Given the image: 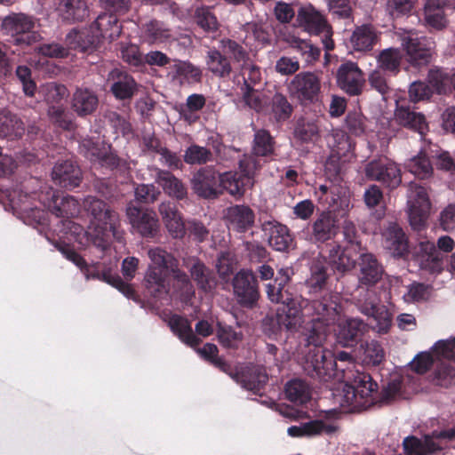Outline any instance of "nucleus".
<instances>
[{
  "label": "nucleus",
  "mask_w": 455,
  "mask_h": 455,
  "mask_svg": "<svg viewBox=\"0 0 455 455\" xmlns=\"http://www.w3.org/2000/svg\"><path fill=\"white\" fill-rule=\"evenodd\" d=\"M455 378V368L450 363L441 362L435 369L431 381L433 384L443 387L451 385Z\"/></svg>",
  "instance_id": "obj_61"
},
{
  "label": "nucleus",
  "mask_w": 455,
  "mask_h": 455,
  "mask_svg": "<svg viewBox=\"0 0 455 455\" xmlns=\"http://www.w3.org/2000/svg\"><path fill=\"white\" fill-rule=\"evenodd\" d=\"M168 324L172 331L179 337V339L188 346L196 347L201 342L191 328L189 321L180 315H172L169 318Z\"/></svg>",
  "instance_id": "obj_41"
},
{
  "label": "nucleus",
  "mask_w": 455,
  "mask_h": 455,
  "mask_svg": "<svg viewBox=\"0 0 455 455\" xmlns=\"http://www.w3.org/2000/svg\"><path fill=\"white\" fill-rule=\"evenodd\" d=\"M383 267L371 253H363L360 257L358 281L360 285L371 287L382 278Z\"/></svg>",
  "instance_id": "obj_22"
},
{
  "label": "nucleus",
  "mask_w": 455,
  "mask_h": 455,
  "mask_svg": "<svg viewBox=\"0 0 455 455\" xmlns=\"http://www.w3.org/2000/svg\"><path fill=\"white\" fill-rule=\"evenodd\" d=\"M251 188L250 185L245 184V180L235 172H226L220 174V190H227L232 196H242L247 188Z\"/></svg>",
  "instance_id": "obj_49"
},
{
  "label": "nucleus",
  "mask_w": 455,
  "mask_h": 455,
  "mask_svg": "<svg viewBox=\"0 0 455 455\" xmlns=\"http://www.w3.org/2000/svg\"><path fill=\"white\" fill-rule=\"evenodd\" d=\"M285 394L288 400L298 404H303L311 398L307 384L300 379H292L286 384Z\"/></svg>",
  "instance_id": "obj_53"
},
{
  "label": "nucleus",
  "mask_w": 455,
  "mask_h": 455,
  "mask_svg": "<svg viewBox=\"0 0 455 455\" xmlns=\"http://www.w3.org/2000/svg\"><path fill=\"white\" fill-rule=\"evenodd\" d=\"M164 227L169 235L174 239H181L186 235V224L182 213L172 202H163L158 206Z\"/></svg>",
  "instance_id": "obj_17"
},
{
  "label": "nucleus",
  "mask_w": 455,
  "mask_h": 455,
  "mask_svg": "<svg viewBox=\"0 0 455 455\" xmlns=\"http://www.w3.org/2000/svg\"><path fill=\"white\" fill-rule=\"evenodd\" d=\"M366 329L364 322L359 318H349L339 323L337 340L343 347L353 346Z\"/></svg>",
  "instance_id": "obj_32"
},
{
  "label": "nucleus",
  "mask_w": 455,
  "mask_h": 455,
  "mask_svg": "<svg viewBox=\"0 0 455 455\" xmlns=\"http://www.w3.org/2000/svg\"><path fill=\"white\" fill-rule=\"evenodd\" d=\"M378 41V32L371 24L355 28L350 37L352 47L356 52L371 51Z\"/></svg>",
  "instance_id": "obj_36"
},
{
  "label": "nucleus",
  "mask_w": 455,
  "mask_h": 455,
  "mask_svg": "<svg viewBox=\"0 0 455 455\" xmlns=\"http://www.w3.org/2000/svg\"><path fill=\"white\" fill-rule=\"evenodd\" d=\"M326 142L332 155L339 158L347 156L354 149L349 136L340 129H332L326 136Z\"/></svg>",
  "instance_id": "obj_42"
},
{
  "label": "nucleus",
  "mask_w": 455,
  "mask_h": 455,
  "mask_svg": "<svg viewBox=\"0 0 455 455\" xmlns=\"http://www.w3.org/2000/svg\"><path fill=\"white\" fill-rule=\"evenodd\" d=\"M400 40L409 61L412 65L422 66L431 61L435 48V42L432 38L408 31L400 35Z\"/></svg>",
  "instance_id": "obj_7"
},
{
  "label": "nucleus",
  "mask_w": 455,
  "mask_h": 455,
  "mask_svg": "<svg viewBox=\"0 0 455 455\" xmlns=\"http://www.w3.org/2000/svg\"><path fill=\"white\" fill-rule=\"evenodd\" d=\"M94 29L100 37L108 38L110 41L116 39L121 34L117 14L108 12L100 14L91 26V30Z\"/></svg>",
  "instance_id": "obj_31"
},
{
  "label": "nucleus",
  "mask_w": 455,
  "mask_h": 455,
  "mask_svg": "<svg viewBox=\"0 0 455 455\" xmlns=\"http://www.w3.org/2000/svg\"><path fill=\"white\" fill-rule=\"evenodd\" d=\"M183 158L188 164L202 165L212 161V153L205 147L193 144L185 150Z\"/></svg>",
  "instance_id": "obj_58"
},
{
  "label": "nucleus",
  "mask_w": 455,
  "mask_h": 455,
  "mask_svg": "<svg viewBox=\"0 0 455 455\" xmlns=\"http://www.w3.org/2000/svg\"><path fill=\"white\" fill-rule=\"evenodd\" d=\"M169 271L157 267H148L145 275V286L154 297L168 292Z\"/></svg>",
  "instance_id": "obj_44"
},
{
  "label": "nucleus",
  "mask_w": 455,
  "mask_h": 455,
  "mask_svg": "<svg viewBox=\"0 0 455 455\" xmlns=\"http://www.w3.org/2000/svg\"><path fill=\"white\" fill-rule=\"evenodd\" d=\"M409 221L414 230L420 231L426 225L431 203L427 189L417 182H410L407 193Z\"/></svg>",
  "instance_id": "obj_6"
},
{
  "label": "nucleus",
  "mask_w": 455,
  "mask_h": 455,
  "mask_svg": "<svg viewBox=\"0 0 455 455\" xmlns=\"http://www.w3.org/2000/svg\"><path fill=\"white\" fill-rule=\"evenodd\" d=\"M126 216L132 228L145 238H154L160 232V223L152 210H140L134 205L126 208Z\"/></svg>",
  "instance_id": "obj_13"
},
{
  "label": "nucleus",
  "mask_w": 455,
  "mask_h": 455,
  "mask_svg": "<svg viewBox=\"0 0 455 455\" xmlns=\"http://www.w3.org/2000/svg\"><path fill=\"white\" fill-rule=\"evenodd\" d=\"M260 166L258 156L254 155L243 156L239 161V173L243 178V180H245V184L251 187L253 186L255 174L259 170Z\"/></svg>",
  "instance_id": "obj_59"
},
{
  "label": "nucleus",
  "mask_w": 455,
  "mask_h": 455,
  "mask_svg": "<svg viewBox=\"0 0 455 455\" xmlns=\"http://www.w3.org/2000/svg\"><path fill=\"white\" fill-rule=\"evenodd\" d=\"M156 181L170 196L182 200L187 196V188L183 182L172 172L164 170H156Z\"/></svg>",
  "instance_id": "obj_39"
},
{
  "label": "nucleus",
  "mask_w": 455,
  "mask_h": 455,
  "mask_svg": "<svg viewBox=\"0 0 455 455\" xmlns=\"http://www.w3.org/2000/svg\"><path fill=\"white\" fill-rule=\"evenodd\" d=\"M288 89L301 104L314 103L319 98L321 79L314 72H300L292 78Z\"/></svg>",
  "instance_id": "obj_9"
},
{
  "label": "nucleus",
  "mask_w": 455,
  "mask_h": 455,
  "mask_svg": "<svg viewBox=\"0 0 455 455\" xmlns=\"http://www.w3.org/2000/svg\"><path fill=\"white\" fill-rule=\"evenodd\" d=\"M98 105V96L88 88H78L73 94L72 108L79 116L92 115Z\"/></svg>",
  "instance_id": "obj_34"
},
{
  "label": "nucleus",
  "mask_w": 455,
  "mask_h": 455,
  "mask_svg": "<svg viewBox=\"0 0 455 455\" xmlns=\"http://www.w3.org/2000/svg\"><path fill=\"white\" fill-rule=\"evenodd\" d=\"M364 82L363 74L356 63L347 61L338 68L337 84L347 94L351 96L361 94Z\"/></svg>",
  "instance_id": "obj_14"
},
{
  "label": "nucleus",
  "mask_w": 455,
  "mask_h": 455,
  "mask_svg": "<svg viewBox=\"0 0 455 455\" xmlns=\"http://www.w3.org/2000/svg\"><path fill=\"white\" fill-rule=\"evenodd\" d=\"M290 45L300 54L301 58L308 65L315 62L320 57V49L307 40L294 36L291 39Z\"/></svg>",
  "instance_id": "obj_55"
},
{
  "label": "nucleus",
  "mask_w": 455,
  "mask_h": 455,
  "mask_svg": "<svg viewBox=\"0 0 455 455\" xmlns=\"http://www.w3.org/2000/svg\"><path fill=\"white\" fill-rule=\"evenodd\" d=\"M237 259L231 251H226L219 253L217 258L216 268L220 277L222 280H228L234 273Z\"/></svg>",
  "instance_id": "obj_62"
},
{
  "label": "nucleus",
  "mask_w": 455,
  "mask_h": 455,
  "mask_svg": "<svg viewBox=\"0 0 455 455\" xmlns=\"http://www.w3.org/2000/svg\"><path fill=\"white\" fill-rule=\"evenodd\" d=\"M148 256L151 264L148 267H157L163 270L170 271L177 266L176 259L165 250L160 247L150 248L148 251Z\"/></svg>",
  "instance_id": "obj_56"
},
{
  "label": "nucleus",
  "mask_w": 455,
  "mask_h": 455,
  "mask_svg": "<svg viewBox=\"0 0 455 455\" xmlns=\"http://www.w3.org/2000/svg\"><path fill=\"white\" fill-rule=\"evenodd\" d=\"M365 175L368 179L379 181L392 189L402 182L400 169L395 162L387 157L369 162L365 166Z\"/></svg>",
  "instance_id": "obj_11"
},
{
  "label": "nucleus",
  "mask_w": 455,
  "mask_h": 455,
  "mask_svg": "<svg viewBox=\"0 0 455 455\" xmlns=\"http://www.w3.org/2000/svg\"><path fill=\"white\" fill-rule=\"evenodd\" d=\"M172 80L180 85L194 84L201 82L202 69L189 61L176 60L170 66Z\"/></svg>",
  "instance_id": "obj_25"
},
{
  "label": "nucleus",
  "mask_w": 455,
  "mask_h": 455,
  "mask_svg": "<svg viewBox=\"0 0 455 455\" xmlns=\"http://www.w3.org/2000/svg\"><path fill=\"white\" fill-rule=\"evenodd\" d=\"M446 0H427L424 5V20L435 30H443L448 25L444 13Z\"/></svg>",
  "instance_id": "obj_35"
},
{
  "label": "nucleus",
  "mask_w": 455,
  "mask_h": 455,
  "mask_svg": "<svg viewBox=\"0 0 455 455\" xmlns=\"http://www.w3.org/2000/svg\"><path fill=\"white\" fill-rule=\"evenodd\" d=\"M84 207L92 218L86 230L73 220L65 222L71 232V236L82 247L92 244L105 250L109 233L117 241L123 239L124 232L121 229L119 214L106 202L94 196H87L84 198Z\"/></svg>",
  "instance_id": "obj_2"
},
{
  "label": "nucleus",
  "mask_w": 455,
  "mask_h": 455,
  "mask_svg": "<svg viewBox=\"0 0 455 455\" xmlns=\"http://www.w3.org/2000/svg\"><path fill=\"white\" fill-rule=\"evenodd\" d=\"M109 79L113 80L110 91L118 100L131 99L137 91L134 78L118 68L109 73Z\"/></svg>",
  "instance_id": "obj_27"
},
{
  "label": "nucleus",
  "mask_w": 455,
  "mask_h": 455,
  "mask_svg": "<svg viewBox=\"0 0 455 455\" xmlns=\"http://www.w3.org/2000/svg\"><path fill=\"white\" fill-rule=\"evenodd\" d=\"M105 118L116 136H128L132 133V125L125 116L116 111H108Z\"/></svg>",
  "instance_id": "obj_64"
},
{
  "label": "nucleus",
  "mask_w": 455,
  "mask_h": 455,
  "mask_svg": "<svg viewBox=\"0 0 455 455\" xmlns=\"http://www.w3.org/2000/svg\"><path fill=\"white\" fill-rule=\"evenodd\" d=\"M395 116L401 125L417 131L420 134H423L427 129L425 116L421 113L411 110L409 107L398 105L395 112Z\"/></svg>",
  "instance_id": "obj_38"
},
{
  "label": "nucleus",
  "mask_w": 455,
  "mask_h": 455,
  "mask_svg": "<svg viewBox=\"0 0 455 455\" xmlns=\"http://www.w3.org/2000/svg\"><path fill=\"white\" fill-rule=\"evenodd\" d=\"M357 309L365 315H370L374 309L379 306V299L372 289H363L362 285L357 289V295L355 297Z\"/></svg>",
  "instance_id": "obj_52"
},
{
  "label": "nucleus",
  "mask_w": 455,
  "mask_h": 455,
  "mask_svg": "<svg viewBox=\"0 0 455 455\" xmlns=\"http://www.w3.org/2000/svg\"><path fill=\"white\" fill-rule=\"evenodd\" d=\"M24 186L7 191V197L13 212L21 219H29L41 223L44 212L38 208L35 200L37 196L36 192L28 194L24 192Z\"/></svg>",
  "instance_id": "obj_12"
},
{
  "label": "nucleus",
  "mask_w": 455,
  "mask_h": 455,
  "mask_svg": "<svg viewBox=\"0 0 455 455\" xmlns=\"http://www.w3.org/2000/svg\"><path fill=\"white\" fill-rule=\"evenodd\" d=\"M254 212L247 205H234L228 209L227 219L237 232H245L254 223Z\"/></svg>",
  "instance_id": "obj_37"
},
{
  "label": "nucleus",
  "mask_w": 455,
  "mask_h": 455,
  "mask_svg": "<svg viewBox=\"0 0 455 455\" xmlns=\"http://www.w3.org/2000/svg\"><path fill=\"white\" fill-rule=\"evenodd\" d=\"M253 155L267 156L274 152V139L267 130H258L254 134Z\"/></svg>",
  "instance_id": "obj_57"
},
{
  "label": "nucleus",
  "mask_w": 455,
  "mask_h": 455,
  "mask_svg": "<svg viewBox=\"0 0 455 455\" xmlns=\"http://www.w3.org/2000/svg\"><path fill=\"white\" fill-rule=\"evenodd\" d=\"M56 11L68 22L82 21L89 14L88 6L84 0H58Z\"/></svg>",
  "instance_id": "obj_30"
},
{
  "label": "nucleus",
  "mask_w": 455,
  "mask_h": 455,
  "mask_svg": "<svg viewBox=\"0 0 455 455\" xmlns=\"http://www.w3.org/2000/svg\"><path fill=\"white\" fill-rule=\"evenodd\" d=\"M143 36L151 44L166 43L175 39L172 31L158 20H150L144 25Z\"/></svg>",
  "instance_id": "obj_47"
},
{
  "label": "nucleus",
  "mask_w": 455,
  "mask_h": 455,
  "mask_svg": "<svg viewBox=\"0 0 455 455\" xmlns=\"http://www.w3.org/2000/svg\"><path fill=\"white\" fill-rule=\"evenodd\" d=\"M55 248L68 260L77 266L84 273L85 278H100V274H95L91 271V267L86 263L83 257H81L69 244L62 242H55Z\"/></svg>",
  "instance_id": "obj_51"
},
{
  "label": "nucleus",
  "mask_w": 455,
  "mask_h": 455,
  "mask_svg": "<svg viewBox=\"0 0 455 455\" xmlns=\"http://www.w3.org/2000/svg\"><path fill=\"white\" fill-rule=\"evenodd\" d=\"M80 212V206L78 201L72 196H65L61 198L60 203L57 201L54 202V205L52 206V212L57 218H62L60 220L63 226V231L67 235H71V232L65 223L68 220H71L70 219L77 216Z\"/></svg>",
  "instance_id": "obj_40"
},
{
  "label": "nucleus",
  "mask_w": 455,
  "mask_h": 455,
  "mask_svg": "<svg viewBox=\"0 0 455 455\" xmlns=\"http://www.w3.org/2000/svg\"><path fill=\"white\" fill-rule=\"evenodd\" d=\"M383 246L394 257H403L409 252L408 238L403 228L390 222L382 233Z\"/></svg>",
  "instance_id": "obj_20"
},
{
  "label": "nucleus",
  "mask_w": 455,
  "mask_h": 455,
  "mask_svg": "<svg viewBox=\"0 0 455 455\" xmlns=\"http://www.w3.org/2000/svg\"><path fill=\"white\" fill-rule=\"evenodd\" d=\"M298 20L309 34L321 36L326 51L334 49L331 27L321 12L313 8L303 9L299 12Z\"/></svg>",
  "instance_id": "obj_10"
},
{
  "label": "nucleus",
  "mask_w": 455,
  "mask_h": 455,
  "mask_svg": "<svg viewBox=\"0 0 455 455\" xmlns=\"http://www.w3.org/2000/svg\"><path fill=\"white\" fill-rule=\"evenodd\" d=\"M292 275L291 267H281L274 282L267 284L266 292L268 299L283 306L277 309L275 317L264 319V331L268 336H275L282 330L296 331L307 318L308 341L320 344L327 332L323 321L328 325L338 315L335 297L327 294L321 300H307L301 297H293L287 289Z\"/></svg>",
  "instance_id": "obj_1"
},
{
  "label": "nucleus",
  "mask_w": 455,
  "mask_h": 455,
  "mask_svg": "<svg viewBox=\"0 0 455 455\" xmlns=\"http://www.w3.org/2000/svg\"><path fill=\"white\" fill-rule=\"evenodd\" d=\"M36 19L23 12H12L4 18L2 28L9 41L25 49L41 41L42 36L36 30Z\"/></svg>",
  "instance_id": "obj_5"
},
{
  "label": "nucleus",
  "mask_w": 455,
  "mask_h": 455,
  "mask_svg": "<svg viewBox=\"0 0 455 455\" xmlns=\"http://www.w3.org/2000/svg\"><path fill=\"white\" fill-rule=\"evenodd\" d=\"M320 134L319 120L314 116H303L296 120L293 136L302 143L315 142Z\"/></svg>",
  "instance_id": "obj_33"
},
{
  "label": "nucleus",
  "mask_w": 455,
  "mask_h": 455,
  "mask_svg": "<svg viewBox=\"0 0 455 455\" xmlns=\"http://www.w3.org/2000/svg\"><path fill=\"white\" fill-rule=\"evenodd\" d=\"M220 46L223 53L229 55L239 66L250 60L246 50L235 40L223 38L220 41Z\"/></svg>",
  "instance_id": "obj_60"
},
{
  "label": "nucleus",
  "mask_w": 455,
  "mask_h": 455,
  "mask_svg": "<svg viewBox=\"0 0 455 455\" xmlns=\"http://www.w3.org/2000/svg\"><path fill=\"white\" fill-rule=\"evenodd\" d=\"M81 153L86 158L94 163H99L101 166L109 169L117 168L120 165L121 159L110 149L108 150L106 147L100 148L90 139L82 140L79 146Z\"/></svg>",
  "instance_id": "obj_18"
},
{
  "label": "nucleus",
  "mask_w": 455,
  "mask_h": 455,
  "mask_svg": "<svg viewBox=\"0 0 455 455\" xmlns=\"http://www.w3.org/2000/svg\"><path fill=\"white\" fill-rule=\"evenodd\" d=\"M25 133V125L22 120L7 108L0 109V138L8 140H16L22 138Z\"/></svg>",
  "instance_id": "obj_28"
},
{
  "label": "nucleus",
  "mask_w": 455,
  "mask_h": 455,
  "mask_svg": "<svg viewBox=\"0 0 455 455\" xmlns=\"http://www.w3.org/2000/svg\"><path fill=\"white\" fill-rule=\"evenodd\" d=\"M229 375L239 383L243 388L251 391L254 394H259L261 388L268 380L267 373L265 368L261 366H252L244 371L230 372Z\"/></svg>",
  "instance_id": "obj_21"
},
{
  "label": "nucleus",
  "mask_w": 455,
  "mask_h": 455,
  "mask_svg": "<svg viewBox=\"0 0 455 455\" xmlns=\"http://www.w3.org/2000/svg\"><path fill=\"white\" fill-rule=\"evenodd\" d=\"M76 39V43L71 47L79 49L81 52H86L92 51L99 43L100 36L94 30H84L81 32L72 31L68 34L67 40Z\"/></svg>",
  "instance_id": "obj_54"
},
{
  "label": "nucleus",
  "mask_w": 455,
  "mask_h": 455,
  "mask_svg": "<svg viewBox=\"0 0 455 455\" xmlns=\"http://www.w3.org/2000/svg\"><path fill=\"white\" fill-rule=\"evenodd\" d=\"M341 370L345 384L339 403L342 409L347 412H355L366 410L373 405L378 384L372 380L371 375L360 371L342 368Z\"/></svg>",
  "instance_id": "obj_4"
},
{
  "label": "nucleus",
  "mask_w": 455,
  "mask_h": 455,
  "mask_svg": "<svg viewBox=\"0 0 455 455\" xmlns=\"http://www.w3.org/2000/svg\"><path fill=\"white\" fill-rule=\"evenodd\" d=\"M293 112V107L287 97L280 92H275L270 101V116L277 123L287 121Z\"/></svg>",
  "instance_id": "obj_50"
},
{
  "label": "nucleus",
  "mask_w": 455,
  "mask_h": 455,
  "mask_svg": "<svg viewBox=\"0 0 455 455\" xmlns=\"http://www.w3.org/2000/svg\"><path fill=\"white\" fill-rule=\"evenodd\" d=\"M263 227L269 235L268 243L274 250L284 251L291 247L293 237L287 226L276 220H269Z\"/></svg>",
  "instance_id": "obj_26"
},
{
  "label": "nucleus",
  "mask_w": 455,
  "mask_h": 455,
  "mask_svg": "<svg viewBox=\"0 0 455 455\" xmlns=\"http://www.w3.org/2000/svg\"><path fill=\"white\" fill-rule=\"evenodd\" d=\"M207 69L219 77L228 76L232 67L228 59L217 49H210L205 56Z\"/></svg>",
  "instance_id": "obj_46"
},
{
  "label": "nucleus",
  "mask_w": 455,
  "mask_h": 455,
  "mask_svg": "<svg viewBox=\"0 0 455 455\" xmlns=\"http://www.w3.org/2000/svg\"><path fill=\"white\" fill-rule=\"evenodd\" d=\"M52 179L56 185L73 189L82 181V171L73 160H59L52 168Z\"/></svg>",
  "instance_id": "obj_16"
},
{
  "label": "nucleus",
  "mask_w": 455,
  "mask_h": 455,
  "mask_svg": "<svg viewBox=\"0 0 455 455\" xmlns=\"http://www.w3.org/2000/svg\"><path fill=\"white\" fill-rule=\"evenodd\" d=\"M325 259L333 271L339 273L349 271L355 265V259L347 254V250L336 243L330 246Z\"/></svg>",
  "instance_id": "obj_43"
},
{
  "label": "nucleus",
  "mask_w": 455,
  "mask_h": 455,
  "mask_svg": "<svg viewBox=\"0 0 455 455\" xmlns=\"http://www.w3.org/2000/svg\"><path fill=\"white\" fill-rule=\"evenodd\" d=\"M404 451L410 455H430L443 450V444L435 440L432 435H425L420 439L411 435L403 442Z\"/></svg>",
  "instance_id": "obj_29"
},
{
  "label": "nucleus",
  "mask_w": 455,
  "mask_h": 455,
  "mask_svg": "<svg viewBox=\"0 0 455 455\" xmlns=\"http://www.w3.org/2000/svg\"><path fill=\"white\" fill-rule=\"evenodd\" d=\"M339 320V316L332 322L325 324L327 332L324 339L320 344H315L308 341V327H307L306 335V347L307 351L305 352L304 361L302 363L304 371L313 379H318L322 382H327L331 379H337L343 380V371L341 370L355 369V363L352 355L346 352L340 351L334 356L331 351L326 350L323 347V342L326 340L328 334L331 332V327Z\"/></svg>",
  "instance_id": "obj_3"
},
{
  "label": "nucleus",
  "mask_w": 455,
  "mask_h": 455,
  "mask_svg": "<svg viewBox=\"0 0 455 455\" xmlns=\"http://www.w3.org/2000/svg\"><path fill=\"white\" fill-rule=\"evenodd\" d=\"M194 192L203 198H215L220 194V174L211 167L201 168L191 180Z\"/></svg>",
  "instance_id": "obj_15"
},
{
  "label": "nucleus",
  "mask_w": 455,
  "mask_h": 455,
  "mask_svg": "<svg viewBox=\"0 0 455 455\" xmlns=\"http://www.w3.org/2000/svg\"><path fill=\"white\" fill-rule=\"evenodd\" d=\"M232 286L237 302L252 308L259 299L258 281L251 270L241 269L233 277Z\"/></svg>",
  "instance_id": "obj_8"
},
{
  "label": "nucleus",
  "mask_w": 455,
  "mask_h": 455,
  "mask_svg": "<svg viewBox=\"0 0 455 455\" xmlns=\"http://www.w3.org/2000/svg\"><path fill=\"white\" fill-rule=\"evenodd\" d=\"M182 265L187 268L197 287L204 291H212L216 286L212 272L196 257H185Z\"/></svg>",
  "instance_id": "obj_19"
},
{
  "label": "nucleus",
  "mask_w": 455,
  "mask_h": 455,
  "mask_svg": "<svg viewBox=\"0 0 455 455\" xmlns=\"http://www.w3.org/2000/svg\"><path fill=\"white\" fill-rule=\"evenodd\" d=\"M413 257L421 268H432L437 266L440 257L435 243L429 240L420 241L415 248Z\"/></svg>",
  "instance_id": "obj_45"
},
{
  "label": "nucleus",
  "mask_w": 455,
  "mask_h": 455,
  "mask_svg": "<svg viewBox=\"0 0 455 455\" xmlns=\"http://www.w3.org/2000/svg\"><path fill=\"white\" fill-rule=\"evenodd\" d=\"M327 278L328 275L326 273V267L324 266L323 261L320 259H314L310 267V276L307 280V284L308 286L309 292L311 294H316L318 292L323 293L321 298L317 299L318 300L323 299V297H324L327 294L334 296L338 305L337 311L339 316L340 309V306L339 304V296L337 294H333L324 290Z\"/></svg>",
  "instance_id": "obj_24"
},
{
  "label": "nucleus",
  "mask_w": 455,
  "mask_h": 455,
  "mask_svg": "<svg viewBox=\"0 0 455 455\" xmlns=\"http://www.w3.org/2000/svg\"><path fill=\"white\" fill-rule=\"evenodd\" d=\"M402 60L403 53L398 48L384 49L377 58V68L391 75H396L400 71Z\"/></svg>",
  "instance_id": "obj_48"
},
{
  "label": "nucleus",
  "mask_w": 455,
  "mask_h": 455,
  "mask_svg": "<svg viewBox=\"0 0 455 455\" xmlns=\"http://www.w3.org/2000/svg\"><path fill=\"white\" fill-rule=\"evenodd\" d=\"M311 241L325 243L335 237L338 225L335 218L330 212H322L310 225Z\"/></svg>",
  "instance_id": "obj_23"
},
{
  "label": "nucleus",
  "mask_w": 455,
  "mask_h": 455,
  "mask_svg": "<svg viewBox=\"0 0 455 455\" xmlns=\"http://www.w3.org/2000/svg\"><path fill=\"white\" fill-rule=\"evenodd\" d=\"M369 316H371L374 319L375 324L373 329L378 333L386 334L389 331L392 325V315L386 306H378L374 309V312L371 313Z\"/></svg>",
  "instance_id": "obj_63"
}]
</instances>
